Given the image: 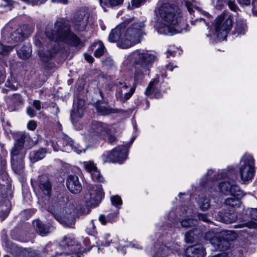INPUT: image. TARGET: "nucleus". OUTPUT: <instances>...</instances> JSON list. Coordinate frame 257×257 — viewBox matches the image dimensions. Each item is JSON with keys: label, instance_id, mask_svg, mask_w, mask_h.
<instances>
[{"label": "nucleus", "instance_id": "5fc2aeb1", "mask_svg": "<svg viewBox=\"0 0 257 257\" xmlns=\"http://www.w3.org/2000/svg\"><path fill=\"white\" fill-rule=\"evenodd\" d=\"M198 218L199 220H201L206 222H210L209 219L208 218L207 215L205 214H198Z\"/></svg>", "mask_w": 257, "mask_h": 257}, {"label": "nucleus", "instance_id": "4d7b16f0", "mask_svg": "<svg viewBox=\"0 0 257 257\" xmlns=\"http://www.w3.org/2000/svg\"><path fill=\"white\" fill-rule=\"evenodd\" d=\"M184 4H185V6H186V8L189 12V13L191 14L193 12L192 4L188 1H185Z\"/></svg>", "mask_w": 257, "mask_h": 257}, {"label": "nucleus", "instance_id": "4468645a", "mask_svg": "<svg viewBox=\"0 0 257 257\" xmlns=\"http://www.w3.org/2000/svg\"><path fill=\"white\" fill-rule=\"evenodd\" d=\"M85 169L90 173L92 180L99 182H103L104 179L95 165L92 161L84 162Z\"/></svg>", "mask_w": 257, "mask_h": 257}, {"label": "nucleus", "instance_id": "680f3d73", "mask_svg": "<svg viewBox=\"0 0 257 257\" xmlns=\"http://www.w3.org/2000/svg\"><path fill=\"white\" fill-rule=\"evenodd\" d=\"M237 1L240 5L248 6L250 3V0H237Z\"/></svg>", "mask_w": 257, "mask_h": 257}, {"label": "nucleus", "instance_id": "6ab92c4d", "mask_svg": "<svg viewBox=\"0 0 257 257\" xmlns=\"http://www.w3.org/2000/svg\"><path fill=\"white\" fill-rule=\"evenodd\" d=\"M33 225L37 232L42 236L46 235L49 232V227L45 225L39 219L35 220L33 221Z\"/></svg>", "mask_w": 257, "mask_h": 257}, {"label": "nucleus", "instance_id": "bf43d9fd", "mask_svg": "<svg viewBox=\"0 0 257 257\" xmlns=\"http://www.w3.org/2000/svg\"><path fill=\"white\" fill-rule=\"evenodd\" d=\"M27 113L31 117L35 116L36 115V112H35L34 110L31 107L27 108Z\"/></svg>", "mask_w": 257, "mask_h": 257}, {"label": "nucleus", "instance_id": "72a5a7b5", "mask_svg": "<svg viewBox=\"0 0 257 257\" xmlns=\"http://www.w3.org/2000/svg\"><path fill=\"white\" fill-rule=\"evenodd\" d=\"M54 51H44L40 53V57L44 62H47L54 56Z\"/></svg>", "mask_w": 257, "mask_h": 257}, {"label": "nucleus", "instance_id": "6e6552de", "mask_svg": "<svg viewBox=\"0 0 257 257\" xmlns=\"http://www.w3.org/2000/svg\"><path fill=\"white\" fill-rule=\"evenodd\" d=\"M254 159L249 154H245L240 160L239 173L242 181H247L251 180L254 175Z\"/></svg>", "mask_w": 257, "mask_h": 257}, {"label": "nucleus", "instance_id": "f704fd0d", "mask_svg": "<svg viewBox=\"0 0 257 257\" xmlns=\"http://www.w3.org/2000/svg\"><path fill=\"white\" fill-rule=\"evenodd\" d=\"M246 30V24L241 21H237L235 28V32L238 34H244Z\"/></svg>", "mask_w": 257, "mask_h": 257}, {"label": "nucleus", "instance_id": "58836bf2", "mask_svg": "<svg viewBox=\"0 0 257 257\" xmlns=\"http://www.w3.org/2000/svg\"><path fill=\"white\" fill-rule=\"evenodd\" d=\"M245 226H246L249 228H257V223L251 221L234 225L235 228H243Z\"/></svg>", "mask_w": 257, "mask_h": 257}, {"label": "nucleus", "instance_id": "338daca9", "mask_svg": "<svg viewBox=\"0 0 257 257\" xmlns=\"http://www.w3.org/2000/svg\"><path fill=\"white\" fill-rule=\"evenodd\" d=\"M53 3H60L63 4H67L68 0H52Z\"/></svg>", "mask_w": 257, "mask_h": 257}, {"label": "nucleus", "instance_id": "774afa93", "mask_svg": "<svg viewBox=\"0 0 257 257\" xmlns=\"http://www.w3.org/2000/svg\"><path fill=\"white\" fill-rule=\"evenodd\" d=\"M166 254L163 253L157 252L156 254L154 255L153 257H165Z\"/></svg>", "mask_w": 257, "mask_h": 257}, {"label": "nucleus", "instance_id": "69168bd1", "mask_svg": "<svg viewBox=\"0 0 257 257\" xmlns=\"http://www.w3.org/2000/svg\"><path fill=\"white\" fill-rule=\"evenodd\" d=\"M5 79V73L0 70V84L3 83Z\"/></svg>", "mask_w": 257, "mask_h": 257}, {"label": "nucleus", "instance_id": "f3484780", "mask_svg": "<svg viewBox=\"0 0 257 257\" xmlns=\"http://www.w3.org/2000/svg\"><path fill=\"white\" fill-rule=\"evenodd\" d=\"M39 187L41 192L46 195L49 196L51 191L52 185L46 176L39 177Z\"/></svg>", "mask_w": 257, "mask_h": 257}, {"label": "nucleus", "instance_id": "79ce46f5", "mask_svg": "<svg viewBox=\"0 0 257 257\" xmlns=\"http://www.w3.org/2000/svg\"><path fill=\"white\" fill-rule=\"evenodd\" d=\"M15 26V24L13 23H9L7 25L5 26L2 30V33L4 34L7 35L9 33H11V31L13 30L14 27Z\"/></svg>", "mask_w": 257, "mask_h": 257}, {"label": "nucleus", "instance_id": "a19ab883", "mask_svg": "<svg viewBox=\"0 0 257 257\" xmlns=\"http://www.w3.org/2000/svg\"><path fill=\"white\" fill-rule=\"evenodd\" d=\"M87 232L90 235H93L95 232V226L93 220L90 221L87 224L86 227Z\"/></svg>", "mask_w": 257, "mask_h": 257}, {"label": "nucleus", "instance_id": "20e7f679", "mask_svg": "<svg viewBox=\"0 0 257 257\" xmlns=\"http://www.w3.org/2000/svg\"><path fill=\"white\" fill-rule=\"evenodd\" d=\"M159 14L164 22L158 28L159 33L167 35L172 33V29L177 32L188 31V25L186 21L182 19L181 10L177 6L164 4L159 8Z\"/></svg>", "mask_w": 257, "mask_h": 257}, {"label": "nucleus", "instance_id": "3c124183", "mask_svg": "<svg viewBox=\"0 0 257 257\" xmlns=\"http://www.w3.org/2000/svg\"><path fill=\"white\" fill-rule=\"evenodd\" d=\"M145 2L146 0H132L131 3L133 7L138 8Z\"/></svg>", "mask_w": 257, "mask_h": 257}, {"label": "nucleus", "instance_id": "bb28decb", "mask_svg": "<svg viewBox=\"0 0 257 257\" xmlns=\"http://www.w3.org/2000/svg\"><path fill=\"white\" fill-rule=\"evenodd\" d=\"M236 219V216L235 214L226 212L221 217L220 221L225 224H230L234 222Z\"/></svg>", "mask_w": 257, "mask_h": 257}, {"label": "nucleus", "instance_id": "49530a36", "mask_svg": "<svg viewBox=\"0 0 257 257\" xmlns=\"http://www.w3.org/2000/svg\"><path fill=\"white\" fill-rule=\"evenodd\" d=\"M5 85L7 87L14 90H16L18 88V84L16 82H13L9 80L7 81Z\"/></svg>", "mask_w": 257, "mask_h": 257}, {"label": "nucleus", "instance_id": "603ef678", "mask_svg": "<svg viewBox=\"0 0 257 257\" xmlns=\"http://www.w3.org/2000/svg\"><path fill=\"white\" fill-rule=\"evenodd\" d=\"M191 232H188L185 235V240L187 242H192L194 239L193 237L191 235Z\"/></svg>", "mask_w": 257, "mask_h": 257}, {"label": "nucleus", "instance_id": "5701e85b", "mask_svg": "<svg viewBox=\"0 0 257 257\" xmlns=\"http://www.w3.org/2000/svg\"><path fill=\"white\" fill-rule=\"evenodd\" d=\"M90 48L92 50L95 49L94 55L96 57H100L102 56L105 51V47L101 41L94 43Z\"/></svg>", "mask_w": 257, "mask_h": 257}, {"label": "nucleus", "instance_id": "9b49d317", "mask_svg": "<svg viewBox=\"0 0 257 257\" xmlns=\"http://www.w3.org/2000/svg\"><path fill=\"white\" fill-rule=\"evenodd\" d=\"M91 129L94 133L105 136L104 139L108 143H116L117 140L110 132L109 126L101 122L93 121L91 124Z\"/></svg>", "mask_w": 257, "mask_h": 257}, {"label": "nucleus", "instance_id": "6e6d98bb", "mask_svg": "<svg viewBox=\"0 0 257 257\" xmlns=\"http://www.w3.org/2000/svg\"><path fill=\"white\" fill-rule=\"evenodd\" d=\"M75 210V206L74 205L71 204L69 205L68 208H66L65 209V211L66 213L68 214H71L72 212H73Z\"/></svg>", "mask_w": 257, "mask_h": 257}, {"label": "nucleus", "instance_id": "ea45409f", "mask_svg": "<svg viewBox=\"0 0 257 257\" xmlns=\"http://www.w3.org/2000/svg\"><path fill=\"white\" fill-rule=\"evenodd\" d=\"M196 223L195 220L192 219H185L181 221V224L183 227H189L194 225Z\"/></svg>", "mask_w": 257, "mask_h": 257}, {"label": "nucleus", "instance_id": "a18cd8bd", "mask_svg": "<svg viewBox=\"0 0 257 257\" xmlns=\"http://www.w3.org/2000/svg\"><path fill=\"white\" fill-rule=\"evenodd\" d=\"M248 212L251 219L257 221V208H250Z\"/></svg>", "mask_w": 257, "mask_h": 257}, {"label": "nucleus", "instance_id": "c756f323", "mask_svg": "<svg viewBox=\"0 0 257 257\" xmlns=\"http://www.w3.org/2000/svg\"><path fill=\"white\" fill-rule=\"evenodd\" d=\"M57 220L66 227H72L74 224V218L71 215H70L68 217H64L63 218H57Z\"/></svg>", "mask_w": 257, "mask_h": 257}, {"label": "nucleus", "instance_id": "a211bd4d", "mask_svg": "<svg viewBox=\"0 0 257 257\" xmlns=\"http://www.w3.org/2000/svg\"><path fill=\"white\" fill-rule=\"evenodd\" d=\"M96 109L97 113L102 115L124 112L122 109L112 108L108 105H102L101 103H99L96 105Z\"/></svg>", "mask_w": 257, "mask_h": 257}, {"label": "nucleus", "instance_id": "aec40b11", "mask_svg": "<svg viewBox=\"0 0 257 257\" xmlns=\"http://www.w3.org/2000/svg\"><path fill=\"white\" fill-rule=\"evenodd\" d=\"M25 156L23 146H15L11 152L12 160H22Z\"/></svg>", "mask_w": 257, "mask_h": 257}, {"label": "nucleus", "instance_id": "864d4df0", "mask_svg": "<svg viewBox=\"0 0 257 257\" xmlns=\"http://www.w3.org/2000/svg\"><path fill=\"white\" fill-rule=\"evenodd\" d=\"M224 4H226V3H224V1L217 0L215 7L216 9L218 10H220L222 8Z\"/></svg>", "mask_w": 257, "mask_h": 257}, {"label": "nucleus", "instance_id": "cd10ccee", "mask_svg": "<svg viewBox=\"0 0 257 257\" xmlns=\"http://www.w3.org/2000/svg\"><path fill=\"white\" fill-rule=\"evenodd\" d=\"M158 83V81L156 80L151 81L145 91L146 94L147 95H151L153 93H157L158 90L157 87Z\"/></svg>", "mask_w": 257, "mask_h": 257}, {"label": "nucleus", "instance_id": "0e129e2a", "mask_svg": "<svg viewBox=\"0 0 257 257\" xmlns=\"http://www.w3.org/2000/svg\"><path fill=\"white\" fill-rule=\"evenodd\" d=\"M89 210L87 208L83 207V208H80L79 210V212L80 214H87L88 213Z\"/></svg>", "mask_w": 257, "mask_h": 257}, {"label": "nucleus", "instance_id": "a878e982", "mask_svg": "<svg viewBox=\"0 0 257 257\" xmlns=\"http://www.w3.org/2000/svg\"><path fill=\"white\" fill-rule=\"evenodd\" d=\"M32 53L31 47L28 45H24L21 48L17 50L18 56L22 59H26L30 57Z\"/></svg>", "mask_w": 257, "mask_h": 257}, {"label": "nucleus", "instance_id": "b1692460", "mask_svg": "<svg viewBox=\"0 0 257 257\" xmlns=\"http://www.w3.org/2000/svg\"><path fill=\"white\" fill-rule=\"evenodd\" d=\"M13 137L18 144H24L26 142H28L30 139L29 135L25 132H22L14 133Z\"/></svg>", "mask_w": 257, "mask_h": 257}, {"label": "nucleus", "instance_id": "4c0bfd02", "mask_svg": "<svg viewBox=\"0 0 257 257\" xmlns=\"http://www.w3.org/2000/svg\"><path fill=\"white\" fill-rule=\"evenodd\" d=\"M191 24L193 25H197V26H202L207 29L209 28V24L207 23L205 20L203 19H197L194 21H192Z\"/></svg>", "mask_w": 257, "mask_h": 257}, {"label": "nucleus", "instance_id": "37998d69", "mask_svg": "<svg viewBox=\"0 0 257 257\" xmlns=\"http://www.w3.org/2000/svg\"><path fill=\"white\" fill-rule=\"evenodd\" d=\"M111 201L112 205L115 206L120 205L122 203L121 198L117 195L111 197Z\"/></svg>", "mask_w": 257, "mask_h": 257}, {"label": "nucleus", "instance_id": "052dcab7", "mask_svg": "<svg viewBox=\"0 0 257 257\" xmlns=\"http://www.w3.org/2000/svg\"><path fill=\"white\" fill-rule=\"evenodd\" d=\"M84 57L85 60L89 63H91L93 62L94 58L93 57L87 53L84 54Z\"/></svg>", "mask_w": 257, "mask_h": 257}, {"label": "nucleus", "instance_id": "9d476101", "mask_svg": "<svg viewBox=\"0 0 257 257\" xmlns=\"http://www.w3.org/2000/svg\"><path fill=\"white\" fill-rule=\"evenodd\" d=\"M87 189L89 194H87L85 198L87 205L92 207L97 206L100 202L103 194L101 185L88 184L87 186Z\"/></svg>", "mask_w": 257, "mask_h": 257}, {"label": "nucleus", "instance_id": "ddd939ff", "mask_svg": "<svg viewBox=\"0 0 257 257\" xmlns=\"http://www.w3.org/2000/svg\"><path fill=\"white\" fill-rule=\"evenodd\" d=\"M66 186L70 192L73 194H78L82 190V185L76 175L68 176L66 180Z\"/></svg>", "mask_w": 257, "mask_h": 257}, {"label": "nucleus", "instance_id": "c03bdc74", "mask_svg": "<svg viewBox=\"0 0 257 257\" xmlns=\"http://www.w3.org/2000/svg\"><path fill=\"white\" fill-rule=\"evenodd\" d=\"M71 149L78 154H80L82 152H85L87 147L81 149V146H70Z\"/></svg>", "mask_w": 257, "mask_h": 257}, {"label": "nucleus", "instance_id": "473e14b6", "mask_svg": "<svg viewBox=\"0 0 257 257\" xmlns=\"http://www.w3.org/2000/svg\"><path fill=\"white\" fill-rule=\"evenodd\" d=\"M219 236L216 235L215 233L213 231H209L207 232L204 236L206 240H209L210 243L213 245L214 243H216L218 240Z\"/></svg>", "mask_w": 257, "mask_h": 257}, {"label": "nucleus", "instance_id": "7c9ffc66", "mask_svg": "<svg viewBox=\"0 0 257 257\" xmlns=\"http://www.w3.org/2000/svg\"><path fill=\"white\" fill-rule=\"evenodd\" d=\"M62 245L65 246L69 247L73 246L76 244V241L73 236L68 235L64 237L61 241Z\"/></svg>", "mask_w": 257, "mask_h": 257}, {"label": "nucleus", "instance_id": "39448f33", "mask_svg": "<svg viewBox=\"0 0 257 257\" xmlns=\"http://www.w3.org/2000/svg\"><path fill=\"white\" fill-rule=\"evenodd\" d=\"M45 34L52 41H63L74 46H78L81 42L79 38L71 32L69 25L64 20L56 21L53 28L47 27Z\"/></svg>", "mask_w": 257, "mask_h": 257}, {"label": "nucleus", "instance_id": "4be33fe9", "mask_svg": "<svg viewBox=\"0 0 257 257\" xmlns=\"http://www.w3.org/2000/svg\"><path fill=\"white\" fill-rule=\"evenodd\" d=\"M46 153V150L44 148H41L38 151H32L30 154V159L31 161L36 162L44 158Z\"/></svg>", "mask_w": 257, "mask_h": 257}, {"label": "nucleus", "instance_id": "09e8293b", "mask_svg": "<svg viewBox=\"0 0 257 257\" xmlns=\"http://www.w3.org/2000/svg\"><path fill=\"white\" fill-rule=\"evenodd\" d=\"M62 143L65 145H72L74 143L73 140L67 135H64L62 137Z\"/></svg>", "mask_w": 257, "mask_h": 257}, {"label": "nucleus", "instance_id": "f8f14e48", "mask_svg": "<svg viewBox=\"0 0 257 257\" xmlns=\"http://www.w3.org/2000/svg\"><path fill=\"white\" fill-rule=\"evenodd\" d=\"M89 15L84 11L80 12L75 16L74 21V28L76 31H83L87 24Z\"/></svg>", "mask_w": 257, "mask_h": 257}, {"label": "nucleus", "instance_id": "13d9d810", "mask_svg": "<svg viewBox=\"0 0 257 257\" xmlns=\"http://www.w3.org/2000/svg\"><path fill=\"white\" fill-rule=\"evenodd\" d=\"M32 104L37 110H40L41 108V102L40 100L33 101Z\"/></svg>", "mask_w": 257, "mask_h": 257}, {"label": "nucleus", "instance_id": "2f4dec72", "mask_svg": "<svg viewBox=\"0 0 257 257\" xmlns=\"http://www.w3.org/2000/svg\"><path fill=\"white\" fill-rule=\"evenodd\" d=\"M84 112V108L82 106L81 107L78 106L76 109L74 108L71 113V117L72 119H75L77 118H80L82 116Z\"/></svg>", "mask_w": 257, "mask_h": 257}, {"label": "nucleus", "instance_id": "f257e3e1", "mask_svg": "<svg viewBox=\"0 0 257 257\" xmlns=\"http://www.w3.org/2000/svg\"><path fill=\"white\" fill-rule=\"evenodd\" d=\"M132 57L136 64L133 86L129 88L125 83L120 81L116 82L115 84L117 86L116 99L122 102H125L131 97L135 92L136 85L141 82L145 75L149 74L150 67L155 59L153 55L147 51L141 50L133 52Z\"/></svg>", "mask_w": 257, "mask_h": 257}, {"label": "nucleus", "instance_id": "dca6fc26", "mask_svg": "<svg viewBox=\"0 0 257 257\" xmlns=\"http://www.w3.org/2000/svg\"><path fill=\"white\" fill-rule=\"evenodd\" d=\"M206 252L202 244H196L187 248L185 254L187 257H204Z\"/></svg>", "mask_w": 257, "mask_h": 257}, {"label": "nucleus", "instance_id": "0eeeda50", "mask_svg": "<svg viewBox=\"0 0 257 257\" xmlns=\"http://www.w3.org/2000/svg\"><path fill=\"white\" fill-rule=\"evenodd\" d=\"M53 248L52 245L47 244L40 251L30 248H23L16 246L15 255L16 257H43V255L46 257H54L58 253L53 251Z\"/></svg>", "mask_w": 257, "mask_h": 257}, {"label": "nucleus", "instance_id": "e2e57ef3", "mask_svg": "<svg viewBox=\"0 0 257 257\" xmlns=\"http://www.w3.org/2000/svg\"><path fill=\"white\" fill-rule=\"evenodd\" d=\"M99 220L102 224H105L106 223L105 216L104 215H100L99 217Z\"/></svg>", "mask_w": 257, "mask_h": 257}, {"label": "nucleus", "instance_id": "f03ea898", "mask_svg": "<svg viewBox=\"0 0 257 257\" xmlns=\"http://www.w3.org/2000/svg\"><path fill=\"white\" fill-rule=\"evenodd\" d=\"M144 22L128 19L112 29L108 36L110 42H117V46L127 49L140 43L146 35Z\"/></svg>", "mask_w": 257, "mask_h": 257}, {"label": "nucleus", "instance_id": "7ed1b4c3", "mask_svg": "<svg viewBox=\"0 0 257 257\" xmlns=\"http://www.w3.org/2000/svg\"><path fill=\"white\" fill-rule=\"evenodd\" d=\"M214 172L209 170L207 173V182L225 178L227 180L220 182L218 185V189L222 194L230 195L233 197L228 198L224 201V204L232 207H239L240 206V198L244 196V194L239 187L236 184L235 181L237 179L235 171L233 169L228 168L223 170L218 174H215L212 176Z\"/></svg>", "mask_w": 257, "mask_h": 257}, {"label": "nucleus", "instance_id": "c85d7f7f", "mask_svg": "<svg viewBox=\"0 0 257 257\" xmlns=\"http://www.w3.org/2000/svg\"><path fill=\"white\" fill-rule=\"evenodd\" d=\"M12 166L16 173L20 174L22 173L24 164L22 160H20L19 161H18L17 160H12Z\"/></svg>", "mask_w": 257, "mask_h": 257}, {"label": "nucleus", "instance_id": "412c9836", "mask_svg": "<svg viewBox=\"0 0 257 257\" xmlns=\"http://www.w3.org/2000/svg\"><path fill=\"white\" fill-rule=\"evenodd\" d=\"M25 26H23L18 28L13 33L11 34V39L15 42H21L24 40L25 33L24 30Z\"/></svg>", "mask_w": 257, "mask_h": 257}, {"label": "nucleus", "instance_id": "423d86ee", "mask_svg": "<svg viewBox=\"0 0 257 257\" xmlns=\"http://www.w3.org/2000/svg\"><path fill=\"white\" fill-rule=\"evenodd\" d=\"M214 25L217 38L220 40H223L232 28V19L230 15L222 14L215 19Z\"/></svg>", "mask_w": 257, "mask_h": 257}, {"label": "nucleus", "instance_id": "393cba45", "mask_svg": "<svg viewBox=\"0 0 257 257\" xmlns=\"http://www.w3.org/2000/svg\"><path fill=\"white\" fill-rule=\"evenodd\" d=\"M216 249L224 251L226 250L230 246V243L226 239L218 237L216 243L213 244Z\"/></svg>", "mask_w": 257, "mask_h": 257}, {"label": "nucleus", "instance_id": "2eb2a0df", "mask_svg": "<svg viewBox=\"0 0 257 257\" xmlns=\"http://www.w3.org/2000/svg\"><path fill=\"white\" fill-rule=\"evenodd\" d=\"M24 99L18 93L10 95L7 98V103L10 111H15L24 103Z\"/></svg>", "mask_w": 257, "mask_h": 257}, {"label": "nucleus", "instance_id": "1a4fd4ad", "mask_svg": "<svg viewBox=\"0 0 257 257\" xmlns=\"http://www.w3.org/2000/svg\"><path fill=\"white\" fill-rule=\"evenodd\" d=\"M127 152L128 149L126 146H118L107 154L102 155L101 159L104 163L106 162L121 163L126 159Z\"/></svg>", "mask_w": 257, "mask_h": 257}, {"label": "nucleus", "instance_id": "e433bc0d", "mask_svg": "<svg viewBox=\"0 0 257 257\" xmlns=\"http://www.w3.org/2000/svg\"><path fill=\"white\" fill-rule=\"evenodd\" d=\"M13 49V47L12 46H5L0 43V54L1 55H8Z\"/></svg>", "mask_w": 257, "mask_h": 257}, {"label": "nucleus", "instance_id": "8fccbe9b", "mask_svg": "<svg viewBox=\"0 0 257 257\" xmlns=\"http://www.w3.org/2000/svg\"><path fill=\"white\" fill-rule=\"evenodd\" d=\"M124 0H108L109 5L111 7H116L122 5Z\"/></svg>", "mask_w": 257, "mask_h": 257}, {"label": "nucleus", "instance_id": "de8ad7c7", "mask_svg": "<svg viewBox=\"0 0 257 257\" xmlns=\"http://www.w3.org/2000/svg\"><path fill=\"white\" fill-rule=\"evenodd\" d=\"M37 126V122L34 120H30L27 124V127L29 130L34 131Z\"/></svg>", "mask_w": 257, "mask_h": 257}, {"label": "nucleus", "instance_id": "c9c22d12", "mask_svg": "<svg viewBox=\"0 0 257 257\" xmlns=\"http://www.w3.org/2000/svg\"><path fill=\"white\" fill-rule=\"evenodd\" d=\"M200 207L202 210H206L210 207V201L207 197H201L199 201Z\"/></svg>", "mask_w": 257, "mask_h": 257}]
</instances>
